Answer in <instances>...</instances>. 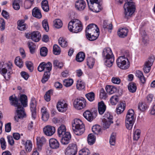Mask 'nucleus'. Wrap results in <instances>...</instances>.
Masks as SVG:
<instances>
[{
	"label": "nucleus",
	"mask_w": 155,
	"mask_h": 155,
	"mask_svg": "<svg viewBox=\"0 0 155 155\" xmlns=\"http://www.w3.org/2000/svg\"><path fill=\"white\" fill-rule=\"evenodd\" d=\"M15 64L21 68L23 66V62L22 59L20 58L19 57H16L15 60Z\"/></svg>",
	"instance_id": "42"
},
{
	"label": "nucleus",
	"mask_w": 155,
	"mask_h": 155,
	"mask_svg": "<svg viewBox=\"0 0 155 155\" xmlns=\"http://www.w3.org/2000/svg\"><path fill=\"white\" fill-rule=\"evenodd\" d=\"M90 152L87 148H84L79 152V155H90Z\"/></svg>",
	"instance_id": "56"
},
{
	"label": "nucleus",
	"mask_w": 155,
	"mask_h": 155,
	"mask_svg": "<svg viewBox=\"0 0 155 155\" xmlns=\"http://www.w3.org/2000/svg\"><path fill=\"white\" fill-rule=\"evenodd\" d=\"M50 75V72H45L41 80V82L43 83H45L48 80Z\"/></svg>",
	"instance_id": "43"
},
{
	"label": "nucleus",
	"mask_w": 155,
	"mask_h": 155,
	"mask_svg": "<svg viewBox=\"0 0 155 155\" xmlns=\"http://www.w3.org/2000/svg\"><path fill=\"white\" fill-rule=\"evenodd\" d=\"M25 20H19L18 21V28L20 31H24L26 28V25L24 23Z\"/></svg>",
	"instance_id": "25"
},
{
	"label": "nucleus",
	"mask_w": 155,
	"mask_h": 155,
	"mask_svg": "<svg viewBox=\"0 0 155 155\" xmlns=\"http://www.w3.org/2000/svg\"><path fill=\"white\" fill-rule=\"evenodd\" d=\"M86 7V3L83 0H78L75 3V7L76 9L80 11L84 10Z\"/></svg>",
	"instance_id": "15"
},
{
	"label": "nucleus",
	"mask_w": 155,
	"mask_h": 155,
	"mask_svg": "<svg viewBox=\"0 0 155 155\" xmlns=\"http://www.w3.org/2000/svg\"><path fill=\"white\" fill-rule=\"evenodd\" d=\"M25 64L27 68L30 71V72H31L33 69V64L31 61H28L26 62Z\"/></svg>",
	"instance_id": "61"
},
{
	"label": "nucleus",
	"mask_w": 155,
	"mask_h": 155,
	"mask_svg": "<svg viewBox=\"0 0 155 155\" xmlns=\"http://www.w3.org/2000/svg\"><path fill=\"white\" fill-rule=\"evenodd\" d=\"M95 137L92 134H89L88 136L87 141L88 143L90 145H93L95 142Z\"/></svg>",
	"instance_id": "31"
},
{
	"label": "nucleus",
	"mask_w": 155,
	"mask_h": 155,
	"mask_svg": "<svg viewBox=\"0 0 155 155\" xmlns=\"http://www.w3.org/2000/svg\"><path fill=\"white\" fill-rule=\"evenodd\" d=\"M25 148L26 151L30 152L32 149V143L31 140H28L25 143Z\"/></svg>",
	"instance_id": "35"
},
{
	"label": "nucleus",
	"mask_w": 155,
	"mask_h": 155,
	"mask_svg": "<svg viewBox=\"0 0 155 155\" xmlns=\"http://www.w3.org/2000/svg\"><path fill=\"white\" fill-rule=\"evenodd\" d=\"M127 59L122 56L119 57L117 60L118 67L122 69H127L130 67V62Z\"/></svg>",
	"instance_id": "7"
},
{
	"label": "nucleus",
	"mask_w": 155,
	"mask_h": 155,
	"mask_svg": "<svg viewBox=\"0 0 155 155\" xmlns=\"http://www.w3.org/2000/svg\"><path fill=\"white\" fill-rule=\"evenodd\" d=\"M64 85L66 87L71 86L73 83V80L72 79H65L63 81Z\"/></svg>",
	"instance_id": "46"
},
{
	"label": "nucleus",
	"mask_w": 155,
	"mask_h": 155,
	"mask_svg": "<svg viewBox=\"0 0 155 155\" xmlns=\"http://www.w3.org/2000/svg\"><path fill=\"white\" fill-rule=\"evenodd\" d=\"M12 64H5L3 66L4 67L2 68V73L3 76L7 80L10 79L11 74L12 73Z\"/></svg>",
	"instance_id": "8"
},
{
	"label": "nucleus",
	"mask_w": 155,
	"mask_h": 155,
	"mask_svg": "<svg viewBox=\"0 0 155 155\" xmlns=\"http://www.w3.org/2000/svg\"><path fill=\"white\" fill-rule=\"evenodd\" d=\"M27 45L29 49L30 52L31 53L33 54L35 50V46L34 44L32 42H28L27 43Z\"/></svg>",
	"instance_id": "50"
},
{
	"label": "nucleus",
	"mask_w": 155,
	"mask_h": 155,
	"mask_svg": "<svg viewBox=\"0 0 155 155\" xmlns=\"http://www.w3.org/2000/svg\"><path fill=\"white\" fill-rule=\"evenodd\" d=\"M151 66L147 64V63H145L143 67V71L145 73H148L151 69Z\"/></svg>",
	"instance_id": "62"
},
{
	"label": "nucleus",
	"mask_w": 155,
	"mask_h": 155,
	"mask_svg": "<svg viewBox=\"0 0 155 155\" xmlns=\"http://www.w3.org/2000/svg\"><path fill=\"white\" fill-rule=\"evenodd\" d=\"M125 108V104L123 103H120L116 109L117 113L118 114H120L124 111Z\"/></svg>",
	"instance_id": "29"
},
{
	"label": "nucleus",
	"mask_w": 155,
	"mask_h": 155,
	"mask_svg": "<svg viewBox=\"0 0 155 155\" xmlns=\"http://www.w3.org/2000/svg\"><path fill=\"white\" fill-rule=\"evenodd\" d=\"M58 134L59 136H61L62 135L66 133L65 127L64 125H61L58 129Z\"/></svg>",
	"instance_id": "32"
},
{
	"label": "nucleus",
	"mask_w": 155,
	"mask_h": 155,
	"mask_svg": "<svg viewBox=\"0 0 155 155\" xmlns=\"http://www.w3.org/2000/svg\"><path fill=\"white\" fill-rule=\"evenodd\" d=\"M52 67V65L50 62H48L47 63L45 62L44 64V70L45 71V72H50L51 70Z\"/></svg>",
	"instance_id": "40"
},
{
	"label": "nucleus",
	"mask_w": 155,
	"mask_h": 155,
	"mask_svg": "<svg viewBox=\"0 0 155 155\" xmlns=\"http://www.w3.org/2000/svg\"><path fill=\"white\" fill-rule=\"evenodd\" d=\"M50 147L52 149H57L59 147V143L58 140L54 138H51L49 140Z\"/></svg>",
	"instance_id": "19"
},
{
	"label": "nucleus",
	"mask_w": 155,
	"mask_h": 155,
	"mask_svg": "<svg viewBox=\"0 0 155 155\" xmlns=\"http://www.w3.org/2000/svg\"><path fill=\"white\" fill-rule=\"evenodd\" d=\"M126 2L124 5V17L128 18L130 17L135 10V6L132 0H124Z\"/></svg>",
	"instance_id": "4"
},
{
	"label": "nucleus",
	"mask_w": 155,
	"mask_h": 155,
	"mask_svg": "<svg viewBox=\"0 0 155 155\" xmlns=\"http://www.w3.org/2000/svg\"><path fill=\"white\" fill-rule=\"evenodd\" d=\"M48 52V50L46 47H42L40 49V55L42 56L45 57L47 55Z\"/></svg>",
	"instance_id": "55"
},
{
	"label": "nucleus",
	"mask_w": 155,
	"mask_h": 155,
	"mask_svg": "<svg viewBox=\"0 0 155 155\" xmlns=\"http://www.w3.org/2000/svg\"><path fill=\"white\" fill-rule=\"evenodd\" d=\"M105 65L107 67H111L114 61V58H105Z\"/></svg>",
	"instance_id": "34"
},
{
	"label": "nucleus",
	"mask_w": 155,
	"mask_h": 155,
	"mask_svg": "<svg viewBox=\"0 0 155 155\" xmlns=\"http://www.w3.org/2000/svg\"><path fill=\"white\" fill-rule=\"evenodd\" d=\"M9 100L11 105L17 107L16 111L17 114L14 117V119L16 121L18 122L20 119H22L26 117V115L24 107H26L27 106V97L25 94L20 95L19 101L21 102V104L18 103V100L15 95L10 96L9 97Z\"/></svg>",
	"instance_id": "1"
},
{
	"label": "nucleus",
	"mask_w": 155,
	"mask_h": 155,
	"mask_svg": "<svg viewBox=\"0 0 155 155\" xmlns=\"http://www.w3.org/2000/svg\"><path fill=\"white\" fill-rule=\"evenodd\" d=\"M98 109L99 113L101 115H102L105 111L106 106L103 101L98 103Z\"/></svg>",
	"instance_id": "21"
},
{
	"label": "nucleus",
	"mask_w": 155,
	"mask_h": 155,
	"mask_svg": "<svg viewBox=\"0 0 155 155\" xmlns=\"http://www.w3.org/2000/svg\"><path fill=\"white\" fill-rule=\"evenodd\" d=\"M34 0H25L24 3V7L26 9L31 8L34 3Z\"/></svg>",
	"instance_id": "52"
},
{
	"label": "nucleus",
	"mask_w": 155,
	"mask_h": 155,
	"mask_svg": "<svg viewBox=\"0 0 155 155\" xmlns=\"http://www.w3.org/2000/svg\"><path fill=\"white\" fill-rule=\"evenodd\" d=\"M102 55L105 59L114 58L112 51L109 48H106L104 49L102 52Z\"/></svg>",
	"instance_id": "16"
},
{
	"label": "nucleus",
	"mask_w": 155,
	"mask_h": 155,
	"mask_svg": "<svg viewBox=\"0 0 155 155\" xmlns=\"http://www.w3.org/2000/svg\"><path fill=\"white\" fill-rule=\"evenodd\" d=\"M54 27L57 28H59L62 26V21L59 19H55L54 21Z\"/></svg>",
	"instance_id": "39"
},
{
	"label": "nucleus",
	"mask_w": 155,
	"mask_h": 155,
	"mask_svg": "<svg viewBox=\"0 0 155 155\" xmlns=\"http://www.w3.org/2000/svg\"><path fill=\"white\" fill-rule=\"evenodd\" d=\"M32 118L35 120L36 117V101L34 98H32L30 104Z\"/></svg>",
	"instance_id": "11"
},
{
	"label": "nucleus",
	"mask_w": 155,
	"mask_h": 155,
	"mask_svg": "<svg viewBox=\"0 0 155 155\" xmlns=\"http://www.w3.org/2000/svg\"><path fill=\"white\" fill-rule=\"evenodd\" d=\"M41 37V34L38 31H35L31 33V39L35 42L39 41Z\"/></svg>",
	"instance_id": "17"
},
{
	"label": "nucleus",
	"mask_w": 155,
	"mask_h": 155,
	"mask_svg": "<svg viewBox=\"0 0 155 155\" xmlns=\"http://www.w3.org/2000/svg\"><path fill=\"white\" fill-rule=\"evenodd\" d=\"M42 26L46 31H48L49 30V26L47 20H44L42 22Z\"/></svg>",
	"instance_id": "60"
},
{
	"label": "nucleus",
	"mask_w": 155,
	"mask_h": 155,
	"mask_svg": "<svg viewBox=\"0 0 155 155\" xmlns=\"http://www.w3.org/2000/svg\"><path fill=\"white\" fill-rule=\"evenodd\" d=\"M140 131L137 129L134 133L133 139L134 140L137 141L139 138L140 136Z\"/></svg>",
	"instance_id": "51"
},
{
	"label": "nucleus",
	"mask_w": 155,
	"mask_h": 155,
	"mask_svg": "<svg viewBox=\"0 0 155 155\" xmlns=\"http://www.w3.org/2000/svg\"><path fill=\"white\" fill-rule=\"evenodd\" d=\"M86 101L83 98H77L74 102V107L78 110H81L86 106Z\"/></svg>",
	"instance_id": "10"
},
{
	"label": "nucleus",
	"mask_w": 155,
	"mask_h": 155,
	"mask_svg": "<svg viewBox=\"0 0 155 155\" xmlns=\"http://www.w3.org/2000/svg\"><path fill=\"white\" fill-rule=\"evenodd\" d=\"M103 126L104 128L107 129L108 128L111 123H113V120L103 119Z\"/></svg>",
	"instance_id": "48"
},
{
	"label": "nucleus",
	"mask_w": 155,
	"mask_h": 155,
	"mask_svg": "<svg viewBox=\"0 0 155 155\" xmlns=\"http://www.w3.org/2000/svg\"><path fill=\"white\" fill-rule=\"evenodd\" d=\"M87 62L88 67L90 68H92L94 63V59L91 57H88L87 59Z\"/></svg>",
	"instance_id": "36"
},
{
	"label": "nucleus",
	"mask_w": 155,
	"mask_h": 155,
	"mask_svg": "<svg viewBox=\"0 0 155 155\" xmlns=\"http://www.w3.org/2000/svg\"><path fill=\"white\" fill-rule=\"evenodd\" d=\"M134 120V112L133 110L130 109L127 112L125 121L130 120V121Z\"/></svg>",
	"instance_id": "22"
},
{
	"label": "nucleus",
	"mask_w": 155,
	"mask_h": 155,
	"mask_svg": "<svg viewBox=\"0 0 155 155\" xmlns=\"http://www.w3.org/2000/svg\"><path fill=\"white\" fill-rule=\"evenodd\" d=\"M55 131L54 127L47 125L43 128V131L45 134L48 136H51L53 135Z\"/></svg>",
	"instance_id": "14"
},
{
	"label": "nucleus",
	"mask_w": 155,
	"mask_h": 155,
	"mask_svg": "<svg viewBox=\"0 0 155 155\" xmlns=\"http://www.w3.org/2000/svg\"><path fill=\"white\" fill-rule=\"evenodd\" d=\"M134 121H130V120L125 121L126 126L127 129L129 130L131 129Z\"/></svg>",
	"instance_id": "57"
},
{
	"label": "nucleus",
	"mask_w": 155,
	"mask_h": 155,
	"mask_svg": "<svg viewBox=\"0 0 155 155\" xmlns=\"http://www.w3.org/2000/svg\"><path fill=\"white\" fill-rule=\"evenodd\" d=\"M116 136V134L113 133L110 137V143L112 145H114L115 144Z\"/></svg>",
	"instance_id": "54"
},
{
	"label": "nucleus",
	"mask_w": 155,
	"mask_h": 155,
	"mask_svg": "<svg viewBox=\"0 0 155 155\" xmlns=\"http://www.w3.org/2000/svg\"><path fill=\"white\" fill-rule=\"evenodd\" d=\"M85 96L87 99L90 101H92L94 99L95 94L93 92L86 94Z\"/></svg>",
	"instance_id": "44"
},
{
	"label": "nucleus",
	"mask_w": 155,
	"mask_h": 155,
	"mask_svg": "<svg viewBox=\"0 0 155 155\" xmlns=\"http://www.w3.org/2000/svg\"><path fill=\"white\" fill-rule=\"evenodd\" d=\"M110 102L112 105H115L119 101L118 97L116 95L112 96L110 98Z\"/></svg>",
	"instance_id": "53"
},
{
	"label": "nucleus",
	"mask_w": 155,
	"mask_h": 155,
	"mask_svg": "<svg viewBox=\"0 0 155 155\" xmlns=\"http://www.w3.org/2000/svg\"><path fill=\"white\" fill-rule=\"evenodd\" d=\"M58 43L63 48H65L68 45V43L67 41L63 38L60 37L58 40Z\"/></svg>",
	"instance_id": "37"
},
{
	"label": "nucleus",
	"mask_w": 155,
	"mask_h": 155,
	"mask_svg": "<svg viewBox=\"0 0 155 155\" xmlns=\"http://www.w3.org/2000/svg\"><path fill=\"white\" fill-rule=\"evenodd\" d=\"M13 6L14 8L16 10H18L20 8V6L18 3L19 0H14Z\"/></svg>",
	"instance_id": "64"
},
{
	"label": "nucleus",
	"mask_w": 155,
	"mask_h": 155,
	"mask_svg": "<svg viewBox=\"0 0 155 155\" xmlns=\"http://www.w3.org/2000/svg\"><path fill=\"white\" fill-rule=\"evenodd\" d=\"M72 130L74 134L77 135H80L84 131V124L79 119H76L72 122Z\"/></svg>",
	"instance_id": "3"
},
{
	"label": "nucleus",
	"mask_w": 155,
	"mask_h": 155,
	"mask_svg": "<svg viewBox=\"0 0 155 155\" xmlns=\"http://www.w3.org/2000/svg\"><path fill=\"white\" fill-rule=\"evenodd\" d=\"M142 41L144 44H147L148 41V38L147 35L145 34L144 31L143 32V35H142Z\"/></svg>",
	"instance_id": "63"
},
{
	"label": "nucleus",
	"mask_w": 155,
	"mask_h": 155,
	"mask_svg": "<svg viewBox=\"0 0 155 155\" xmlns=\"http://www.w3.org/2000/svg\"><path fill=\"white\" fill-rule=\"evenodd\" d=\"M103 28L104 30L108 29L111 30L112 29V25L111 23H107V21L104 20L103 21Z\"/></svg>",
	"instance_id": "41"
},
{
	"label": "nucleus",
	"mask_w": 155,
	"mask_h": 155,
	"mask_svg": "<svg viewBox=\"0 0 155 155\" xmlns=\"http://www.w3.org/2000/svg\"><path fill=\"white\" fill-rule=\"evenodd\" d=\"M85 32L87 38L91 41L96 40L99 34V29L97 25L94 24H91L88 25Z\"/></svg>",
	"instance_id": "2"
},
{
	"label": "nucleus",
	"mask_w": 155,
	"mask_h": 155,
	"mask_svg": "<svg viewBox=\"0 0 155 155\" xmlns=\"http://www.w3.org/2000/svg\"><path fill=\"white\" fill-rule=\"evenodd\" d=\"M93 112L92 113L90 111L87 110L83 114L84 117L89 121H91L93 119L94 116L93 115Z\"/></svg>",
	"instance_id": "20"
},
{
	"label": "nucleus",
	"mask_w": 155,
	"mask_h": 155,
	"mask_svg": "<svg viewBox=\"0 0 155 155\" xmlns=\"http://www.w3.org/2000/svg\"><path fill=\"white\" fill-rule=\"evenodd\" d=\"M138 108L141 111H144L146 109L147 107L146 106L145 104H143L142 102H141L139 103Z\"/></svg>",
	"instance_id": "59"
},
{
	"label": "nucleus",
	"mask_w": 155,
	"mask_h": 155,
	"mask_svg": "<svg viewBox=\"0 0 155 155\" xmlns=\"http://www.w3.org/2000/svg\"><path fill=\"white\" fill-rule=\"evenodd\" d=\"M77 145L74 143L70 144L65 150V155H75L77 152Z\"/></svg>",
	"instance_id": "9"
},
{
	"label": "nucleus",
	"mask_w": 155,
	"mask_h": 155,
	"mask_svg": "<svg viewBox=\"0 0 155 155\" xmlns=\"http://www.w3.org/2000/svg\"><path fill=\"white\" fill-rule=\"evenodd\" d=\"M85 86V83L83 81L81 80L77 81L76 87L78 89L81 90L84 88Z\"/></svg>",
	"instance_id": "38"
},
{
	"label": "nucleus",
	"mask_w": 155,
	"mask_h": 155,
	"mask_svg": "<svg viewBox=\"0 0 155 155\" xmlns=\"http://www.w3.org/2000/svg\"><path fill=\"white\" fill-rule=\"evenodd\" d=\"M53 52L55 55H58L61 53L60 47L57 45H54L53 47Z\"/></svg>",
	"instance_id": "49"
},
{
	"label": "nucleus",
	"mask_w": 155,
	"mask_h": 155,
	"mask_svg": "<svg viewBox=\"0 0 155 155\" xmlns=\"http://www.w3.org/2000/svg\"><path fill=\"white\" fill-rule=\"evenodd\" d=\"M32 15L33 16L38 18H40L42 17L40 10L36 7L33 9L32 11Z\"/></svg>",
	"instance_id": "23"
},
{
	"label": "nucleus",
	"mask_w": 155,
	"mask_h": 155,
	"mask_svg": "<svg viewBox=\"0 0 155 155\" xmlns=\"http://www.w3.org/2000/svg\"><path fill=\"white\" fill-rule=\"evenodd\" d=\"M53 90L51 89L47 91L44 96L45 100L47 101H49L50 100V96L52 94Z\"/></svg>",
	"instance_id": "47"
},
{
	"label": "nucleus",
	"mask_w": 155,
	"mask_h": 155,
	"mask_svg": "<svg viewBox=\"0 0 155 155\" xmlns=\"http://www.w3.org/2000/svg\"><path fill=\"white\" fill-rule=\"evenodd\" d=\"M85 57V55L83 52H79L76 55V60L78 62H81L83 61Z\"/></svg>",
	"instance_id": "28"
},
{
	"label": "nucleus",
	"mask_w": 155,
	"mask_h": 155,
	"mask_svg": "<svg viewBox=\"0 0 155 155\" xmlns=\"http://www.w3.org/2000/svg\"><path fill=\"white\" fill-rule=\"evenodd\" d=\"M60 141L61 143L63 145H67L68 144L71 139V135L69 132H67L66 133L62 135Z\"/></svg>",
	"instance_id": "13"
},
{
	"label": "nucleus",
	"mask_w": 155,
	"mask_h": 155,
	"mask_svg": "<svg viewBox=\"0 0 155 155\" xmlns=\"http://www.w3.org/2000/svg\"><path fill=\"white\" fill-rule=\"evenodd\" d=\"M90 9L95 12H98L101 10V6L99 4V0H86Z\"/></svg>",
	"instance_id": "6"
},
{
	"label": "nucleus",
	"mask_w": 155,
	"mask_h": 155,
	"mask_svg": "<svg viewBox=\"0 0 155 155\" xmlns=\"http://www.w3.org/2000/svg\"><path fill=\"white\" fill-rule=\"evenodd\" d=\"M128 88L130 92L132 93H134L137 90L136 84L133 82L130 83L128 85Z\"/></svg>",
	"instance_id": "27"
},
{
	"label": "nucleus",
	"mask_w": 155,
	"mask_h": 155,
	"mask_svg": "<svg viewBox=\"0 0 155 155\" xmlns=\"http://www.w3.org/2000/svg\"><path fill=\"white\" fill-rule=\"evenodd\" d=\"M82 25L81 22L77 19L72 20L68 24V28L70 31L74 33L81 31L82 29Z\"/></svg>",
	"instance_id": "5"
},
{
	"label": "nucleus",
	"mask_w": 155,
	"mask_h": 155,
	"mask_svg": "<svg viewBox=\"0 0 155 155\" xmlns=\"http://www.w3.org/2000/svg\"><path fill=\"white\" fill-rule=\"evenodd\" d=\"M58 110L61 112H65L68 109V104L63 100L58 101L57 105Z\"/></svg>",
	"instance_id": "12"
},
{
	"label": "nucleus",
	"mask_w": 155,
	"mask_h": 155,
	"mask_svg": "<svg viewBox=\"0 0 155 155\" xmlns=\"http://www.w3.org/2000/svg\"><path fill=\"white\" fill-rule=\"evenodd\" d=\"M92 132L95 134H98L101 130L100 127L98 125H95L92 127Z\"/></svg>",
	"instance_id": "45"
},
{
	"label": "nucleus",
	"mask_w": 155,
	"mask_h": 155,
	"mask_svg": "<svg viewBox=\"0 0 155 155\" xmlns=\"http://www.w3.org/2000/svg\"><path fill=\"white\" fill-rule=\"evenodd\" d=\"M128 32V30L126 28H120L117 31V34L119 37L123 38L127 36Z\"/></svg>",
	"instance_id": "24"
},
{
	"label": "nucleus",
	"mask_w": 155,
	"mask_h": 155,
	"mask_svg": "<svg viewBox=\"0 0 155 155\" xmlns=\"http://www.w3.org/2000/svg\"><path fill=\"white\" fill-rule=\"evenodd\" d=\"M37 145L38 150H41L42 145L45 143L46 139L44 137H37Z\"/></svg>",
	"instance_id": "18"
},
{
	"label": "nucleus",
	"mask_w": 155,
	"mask_h": 155,
	"mask_svg": "<svg viewBox=\"0 0 155 155\" xmlns=\"http://www.w3.org/2000/svg\"><path fill=\"white\" fill-rule=\"evenodd\" d=\"M41 5L42 9L46 12H48L49 10V8L48 2L47 0H44L41 3Z\"/></svg>",
	"instance_id": "33"
},
{
	"label": "nucleus",
	"mask_w": 155,
	"mask_h": 155,
	"mask_svg": "<svg viewBox=\"0 0 155 155\" xmlns=\"http://www.w3.org/2000/svg\"><path fill=\"white\" fill-rule=\"evenodd\" d=\"M136 76L138 77L140 80L141 82L143 84L145 83L146 80L143 73L139 70H137L136 71Z\"/></svg>",
	"instance_id": "26"
},
{
	"label": "nucleus",
	"mask_w": 155,
	"mask_h": 155,
	"mask_svg": "<svg viewBox=\"0 0 155 155\" xmlns=\"http://www.w3.org/2000/svg\"><path fill=\"white\" fill-rule=\"evenodd\" d=\"M105 89L107 92L110 94L114 93L117 91L116 88L113 86L107 85Z\"/></svg>",
	"instance_id": "30"
},
{
	"label": "nucleus",
	"mask_w": 155,
	"mask_h": 155,
	"mask_svg": "<svg viewBox=\"0 0 155 155\" xmlns=\"http://www.w3.org/2000/svg\"><path fill=\"white\" fill-rule=\"evenodd\" d=\"M104 117L103 119L113 120V116L109 112H107L106 113L104 116Z\"/></svg>",
	"instance_id": "58"
}]
</instances>
